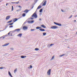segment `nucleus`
<instances>
[{
	"instance_id": "nucleus-46",
	"label": "nucleus",
	"mask_w": 77,
	"mask_h": 77,
	"mask_svg": "<svg viewBox=\"0 0 77 77\" xmlns=\"http://www.w3.org/2000/svg\"><path fill=\"white\" fill-rule=\"evenodd\" d=\"M74 21H75V22H76V20H75Z\"/></svg>"
},
{
	"instance_id": "nucleus-31",
	"label": "nucleus",
	"mask_w": 77,
	"mask_h": 77,
	"mask_svg": "<svg viewBox=\"0 0 77 77\" xmlns=\"http://www.w3.org/2000/svg\"><path fill=\"white\" fill-rule=\"evenodd\" d=\"M13 24V23H9V26H11V25H12V24Z\"/></svg>"
},
{
	"instance_id": "nucleus-13",
	"label": "nucleus",
	"mask_w": 77,
	"mask_h": 77,
	"mask_svg": "<svg viewBox=\"0 0 77 77\" xmlns=\"http://www.w3.org/2000/svg\"><path fill=\"white\" fill-rule=\"evenodd\" d=\"M17 36H20V37H21V36H22V33H20Z\"/></svg>"
},
{
	"instance_id": "nucleus-18",
	"label": "nucleus",
	"mask_w": 77,
	"mask_h": 77,
	"mask_svg": "<svg viewBox=\"0 0 77 77\" xmlns=\"http://www.w3.org/2000/svg\"><path fill=\"white\" fill-rule=\"evenodd\" d=\"M41 8V5H39V6H38V7L37 8V10L40 9V8Z\"/></svg>"
},
{
	"instance_id": "nucleus-40",
	"label": "nucleus",
	"mask_w": 77,
	"mask_h": 77,
	"mask_svg": "<svg viewBox=\"0 0 77 77\" xmlns=\"http://www.w3.org/2000/svg\"><path fill=\"white\" fill-rule=\"evenodd\" d=\"M18 7H19V8H21V7L20 6H19Z\"/></svg>"
},
{
	"instance_id": "nucleus-25",
	"label": "nucleus",
	"mask_w": 77,
	"mask_h": 77,
	"mask_svg": "<svg viewBox=\"0 0 77 77\" xmlns=\"http://www.w3.org/2000/svg\"><path fill=\"white\" fill-rule=\"evenodd\" d=\"M17 71V69H16L14 70V73H15V72H16V71Z\"/></svg>"
},
{
	"instance_id": "nucleus-33",
	"label": "nucleus",
	"mask_w": 77,
	"mask_h": 77,
	"mask_svg": "<svg viewBox=\"0 0 77 77\" xmlns=\"http://www.w3.org/2000/svg\"><path fill=\"white\" fill-rule=\"evenodd\" d=\"M32 66L31 65H30V68H32Z\"/></svg>"
},
{
	"instance_id": "nucleus-28",
	"label": "nucleus",
	"mask_w": 77,
	"mask_h": 77,
	"mask_svg": "<svg viewBox=\"0 0 77 77\" xmlns=\"http://www.w3.org/2000/svg\"><path fill=\"white\" fill-rule=\"evenodd\" d=\"M13 10H14V7H13V6H12L11 11H13Z\"/></svg>"
},
{
	"instance_id": "nucleus-24",
	"label": "nucleus",
	"mask_w": 77,
	"mask_h": 77,
	"mask_svg": "<svg viewBox=\"0 0 77 77\" xmlns=\"http://www.w3.org/2000/svg\"><path fill=\"white\" fill-rule=\"evenodd\" d=\"M29 22H30L31 23H33V22H34V21L31 20V21H29Z\"/></svg>"
},
{
	"instance_id": "nucleus-8",
	"label": "nucleus",
	"mask_w": 77,
	"mask_h": 77,
	"mask_svg": "<svg viewBox=\"0 0 77 77\" xmlns=\"http://www.w3.org/2000/svg\"><path fill=\"white\" fill-rule=\"evenodd\" d=\"M10 16H7L6 18V20H9L10 18Z\"/></svg>"
},
{
	"instance_id": "nucleus-47",
	"label": "nucleus",
	"mask_w": 77,
	"mask_h": 77,
	"mask_svg": "<svg viewBox=\"0 0 77 77\" xmlns=\"http://www.w3.org/2000/svg\"><path fill=\"white\" fill-rule=\"evenodd\" d=\"M11 50H14L13 48H11Z\"/></svg>"
},
{
	"instance_id": "nucleus-42",
	"label": "nucleus",
	"mask_w": 77,
	"mask_h": 77,
	"mask_svg": "<svg viewBox=\"0 0 77 77\" xmlns=\"http://www.w3.org/2000/svg\"><path fill=\"white\" fill-rule=\"evenodd\" d=\"M39 20H40V21H41V19L40 18V19H39Z\"/></svg>"
},
{
	"instance_id": "nucleus-49",
	"label": "nucleus",
	"mask_w": 77,
	"mask_h": 77,
	"mask_svg": "<svg viewBox=\"0 0 77 77\" xmlns=\"http://www.w3.org/2000/svg\"><path fill=\"white\" fill-rule=\"evenodd\" d=\"M27 1V0H26Z\"/></svg>"
},
{
	"instance_id": "nucleus-11",
	"label": "nucleus",
	"mask_w": 77,
	"mask_h": 77,
	"mask_svg": "<svg viewBox=\"0 0 77 77\" xmlns=\"http://www.w3.org/2000/svg\"><path fill=\"white\" fill-rule=\"evenodd\" d=\"M8 74L10 75V77H13V76H12V75H11V72L9 71L8 72Z\"/></svg>"
},
{
	"instance_id": "nucleus-7",
	"label": "nucleus",
	"mask_w": 77,
	"mask_h": 77,
	"mask_svg": "<svg viewBox=\"0 0 77 77\" xmlns=\"http://www.w3.org/2000/svg\"><path fill=\"white\" fill-rule=\"evenodd\" d=\"M15 30L16 32H19L20 30H21V29H15Z\"/></svg>"
},
{
	"instance_id": "nucleus-23",
	"label": "nucleus",
	"mask_w": 77,
	"mask_h": 77,
	"mask_svg": "<svg viewBox=\"0 0 77 77\" xmlns=\"http://www.w3.org/2000/svg\"><path fill=\"white\" fill-rule=\"evenodd\" d=\"M12 20L9 21L7 22V23H11V22H12Z\"/></svg>"
},
{
	"instance_id": "nucleus-16",
	"label": "nucleus",
	"mask_w": 77,
	"mask_h": 77,
	"mask_svg": "<svg viewBox=\"0 0 77 77\" xmlns=\"http://www.w3.org/2000/svg\"><path fill=\"white\" fill-rule=\"evenodd\" d=\"M17 20L18 19H17L15 18L14 20L13 21H14V22H15V21H17Z\"/></svg>"
},
{
	"instance_id": "nucleus-37",
	"label": "nucleus",
	"mask_w": 77,
	"mask_h": 77,
	"mask_svg": "<svg viewBox=\"0 0 77 77\" xmlns=\"http://www.w3.org/2000/svg\"><path fill=\"white\" fill-rule=\"evenodd\" d=\"M3 68H4V67H1L0 68V69H3Z\"/></svg>"
},
{
	"instance_id": "nucleus-9",
	"label": "nucleus",
	"mask_w": 77,
	"mask_h": 77,
	"mask_svg": "<svg viewBox=\"0 0 77 77\" xmlns=\"http://www.w3.org/2000/svg\"><path fill=\"white\" fill-rule=\"evenodd\" d=\"M9 43H6L4 45H3L2 46L3 47H5V46H7V45H9Z\"/></svg>"
},
{
	"instance_id": "nucleus-3",
	"label": "nucleus",
	"mask_w": 77,
	"mask_h": 77,
	"mask_svg": "<svg viewBox=\"0 0 77 77\" xmlns=\"http://www.w3.org/2000/svg\"><path fill=\"white\" fill-rule=\"evenodd\" d=\"M48 75H50L51 74V69H49L48 71L47 72Z\"/></svg>"
},
{
	"instance_id": "nucleus-32",
	"label": "nucleus",
	"mask_w": 77,
	"mask_h": 77,
	"mask_svg": "<svg viewBox=\"0 0 77 77\" xmlns=\"http://www.w3.org/2000/svg\"><path fill=\"white\" fill-rule=\"evenodd\" d=\"M11 32H16L15 29L14 30H13V31H11Z\"/></svg>"
},
{
	"instance_id": "nucleus-10",
	"label": "nucleus",
	"mask_w": 77,
	"mask_h": 77,
	"mask_svg": "<svg viewBox=\"0 0 77 77\" xmlns=\"http://www.w3.org/2000/svg\"><path fill=\"white\" fill-rule=\"evenodd\" d=\"M39 30L40 31H41L42 32H44V31H45V29H42V28H40L39 29Z\"/></svg>"
},
{
	"instance_id": "nucleus-14",
	"label": "nucleus",
	"mask_w": 77,
	"mask_h": 77,
	"mask_svg": "<svg viewBox=\"0 0 77 77\" xmlns=\"http://www.w3.org/2000/svg\"><path fill=\"white\" fill-rule=\"evenodd\" d=\"M21 58H22L23 59L24 58H26V56H22L21 57Z\"/></svg>"
},
{
	"instance_id": "nucleus-5",
	"label": "nucleus",
	"mask_w": 77,
	"mask_h": 77,
	"mask_svg": "<svg viewBox=\"0 0 77 77\" xmlns=\"http://www.w3.org/2000/svg\"><path fill=\"white\" fill-rule=\"evenodd\" d=\"M30 10H28V9H26L24 11H23V12H25L26 14H27L29 12V11H30Z\"/></svg>"
},
{
	"instance_id": "nucleus-6",
	"label": "nucleus",
	"mask_w": 77,
	"mask_h": 77,
	"mask_svg": "<svg viewBox=\"0 0 77 77\" xmlns=\"http://www.w3.org/2000/svg\"><path fill=\"white\" fill-rule=\"evenodd\" d=\"M27 29H28V28L26 26H24L23 27V29L24 30H27Z\"/></svg>"
},
{
	"instance_id": "nucleus-34",
	"label": "nucleus",
	"mask_w": 77,
	"mask_h": 77,
	"mask_svg": "<svg viewBox=\"0 0 77 77\" xmlns=\"http://www.w3.org/2000/svg\"><path fill=\"white\" fill-rule=\"evenodd\" d=\"M72 17V15H71L69 18H71V17Z\"/></svg>"
},
{
	"instance_id": "nucleus-17",
	"label": "nucleus",
	"mask_w": 77,
	"mask_h": 77,
	"mask_svg": "<svg viewBox=\"0 0 77 77\" xmlns=\"http://www.w3.org/2000/svg\"><path fill=\"white\" fill-rule=\"evenodd\" d=\"M5 36H6V35H4L1 37H0V38H3V39H4V38H5Z\"/></svg>"
},
{
	"instance_id": "nucleus-35",
	"label": "nucleus",
	"mask_w": 77,
	"mask_h": 77,
	"mask_svg": "<svg viewBox=\"0 0 77 77\" xmlns=\"http://www.w3.org/2000/svg\"><path fill=\"white\" fill-rule=\"evenodd\" d=\"M9 27L10 28H11V27H13V26H9Z\"/></svg>"
},
{
	"instance_id": "nucleus-27",
	"label": "nucleus",
	"mask_w": 77,
	"mask_h": 77,
	"mask_svg": "<svg viewBox=\"0 0 77 77\" xmlns=\"http://www.w3.org/2000/svg\"><path fill=\"white\" fill-rule=\"evenodd\" d=\"M54 56L52 57V58L51 59V60H53V59H54Z\"/></svg>"
},
{
	"instance_id": "nucleus-44",
	"label": "nucleus",
	"mask_w": 77,
	"mask_h": 77,
	"mask_svg": "<svg viewBox=\"0 0 77 77\" xmlns=\"http://www.w3.org/2000/svg\"><path fill=\"white\" fill-rule=\"evenodd\" d=\"M33 7H34V6H32V9H33Z\"/></svg>"
},
{
	"instance_id": "nucleus-15",
	"label": "nucleus",
	"mask_w": 77,
	"mask_h": 77,
	"mask_svg": "<svg viewBox=\"0 0 77 77\" xmlns=\"http://www.w3.org/2000/svg\"><path fill=\"white\" fill-rule=\"evenodd\" d=\"M46 3H47V1H45L44 3H43V6H45L46 5Z\"/></svg>"
},
{
	"instance_id": "nucleus-22",
	"label": "nucleus",
	"mask_w": 77,
	"mask_h": 77,
	"mask_svg": "<svg viewBox=\"0 0 77 77\" xmlns=\"http://www.w3.org/2000/svg\"><path fill=\"white\" fill-rule=\"evenodd\" d=\"M39 50V49L38 48H36L35 49V50H36V51H38V50Z\"/></svg>"
},
{
	"instance_id": "nucleus-12",
	"label": "nucleus",
	"mask_w": 77,
	"mask_h": 77,
	"mask_svg": "<svg viewBox=\"0 0 77 77\" xmlns=\"http://www.w3.org/2000/svg\"><path fill=\"white\" fill-rule=\"evenodd\" d=\"M41 27H43V28H46V26L44 25H42L41 26Z\"/></svg>"
},
{
	"instance_id": "nucleus-45",
	"label": "nucleus",
	"mask_w": 77,
	"mask_h": 77,
	"mask_svg": "<svg viewBox=\"0 0 77 77\" xmlns=\"http://www.w3.org/2000/svg\"><path fill=\"white\" fill-rule=\"evenodd\" d=\"M61 11H62V12H63V10H62V9L61 10Z\"/></svg>"
},
{
	"instance_id": "nucleus-38",
	"label": "nucleus",
	"mask_w": 77,
	"mask_h": 77,
	"mask_svg": "<svg viewBox=\"0 0 77 77\" xmlns=\"http://www.w3.org/2000/svg\"><path fill=\"white\" fill-rule=\"evenodd\" d=\"M33 30H35V29H31V31H33Z\"/></svg>"
},
{
	"instance_id": "nucleus-36",
	"label": "nucleus",
	"mask_w": 77,
	"mask_h": 77,
	"mask_svg": "<svg viewBox=\"0 0 77 77\" xmlns=\"http://www.w3.org/2000/svg\"><path fill=\"white\" fill-rule=\"evenodd\" d=\"M52 45H54V44H51L50 46H52Z\"/></svg>"
},
{
	"instance_id": "nucleus-29",
	"label": "nucleus",
	"mask_w": 77,
	"mask_h": 77,
	"mask_svg": "<svg viewBox=\"0 0 77 77\" xmlns=\"http://www.w3.org/2000/svg\"><path fill=\"white\" fill-rule=\"evenodd\" d=\"M43 34L44 36H45V35H46V33L44 32L43 33Z\"/></svg>"
},
{
	"instance_id": "nucleus-2",
	"label": "nucleus",
	"mask_w": 77,
	"mask_h": 77,
	"mask_svg": "<svg viewBox=\"0 0 77 77\" xmlns=\"http://www.w3.org/2000/svg\"><path fill=\"white\" fill-rule=\"evenodd\" d=\"M32 17H35V18H37V14H36V12H35L33 15H32Z\"/></svg>"
},
{
	"instance_id": "nucleus-4",
	"label": "nucleus",
	"mask_w": 77,
	"mask_h": 77,
	"mask_svg": "<svg viewBox=\"0 0 77 77\" xmlns=\"http://www.w3.org/2000/svg\"><path fill=\"white\" fill-rule=\"evenodd\" d=\"M54 23L55 24H56V25H57L58 26H62V25L60 23H59L56 22H54Z\"/></svg>"
},
{
	"instance_id": "nucleus-50",
	"label": "nucleus",
	"mask_w": 77,
	"mask_h": 77,
	"mask_svg": "<svg viewBox=\"0 0 77 77\" xmlns=\"http://www.w3.org/2000/svg\"><path fill=\"white\" fill-rule=\"evenodd\" d=\"M75 17H76L75 16Z\"/></svg>"
},
{
	"instance_id": "nucleus-30",
	"label": "nucleus",
	"mask_w": 77,
	"mask_h": 77,
	"mask_svg": "<svg viewBox=\"0 0 77 77\" xmlns=\"http://www.w3.org/2000/svg\"><path fill=\"white\" fill-rule=\"evenodd\" d=\"M42 11V9H41L40 10L39 12H41Z\"/></svg>"
},
{
	"instance_id": "nucleus-26",
	"label": "nucleus",
	"mask_w": 77,
	"mask_h": 77,
	"mask_svg": "<svg viewBox=\"0 0 77 77\" xmlns=\"http://www.w3.org/2000/svg\"><path fill=\"white\" fill-rule=\"evenodd\" d=\"M64 55H65V54H63L62 55L60 56V57H62V56H64Z\"/></svg>"
},
{
	"instance_id": "nucleus-48",
	"label": "nucleus",
	"mask_w": 77,
	"mask_h": 77,
	"mask_svg": "<svg viewBox=\"0 0 77 77\" xmlns=\"http://www.w3.org/2000/svg\"><path fill=\"white\" fill-rule=\"evenodd\" d=\"M76 34H77V31L76 32Z\"/></svg>"
},
{
	"instance_id": "nucleus-43",
	"label": "nucleus",
	"mask_w": 77,
	"mask_h": 77,
	"mask_svg": "<svg viewBox=\"0 0 77 77\" xmlns=\"http://www.w3.org/2000/svg\"><path fill=\"white\" fill-rule=\"evenodd\" d=\"M10 34V32H9L8 34V35H9Z\"/></svg>"
},
{
	"instance_id": "nucleus-39",
	"label": "nucleus",
	"mask_w": 77,
	"mask_h": 77,
	"mask_svg": "<svg viewBox=\"0 0 77 77\" xmlns=\"http://www.w3.org/2000/svg\"><path fill=\"white\" fill-rule=\"evenodd\" d=\"M31 20H33V18H31Z\"/></svg>"
},
{
	"instance_id": "nucleus-41",
	"label": "nucleus",
	"mask_w": 77,
	"mask_h": 77,
	"mask_svg": "<svg viewBox=\"0 0 77 77\" xmlns=\"http://www.w3.org/2000/svg\"><path fill=\"white\" fill-rule=\"evenodd\" d=\"M8 5V4H6V6H7Z\"/></svg>"
},
{
	"instance_id": "nucleus-1",
	"label": "nucleus",
	"mask_w": 77,
	"mask_h": 77,
	"mask_svg": "<svg viewBox=\"0 0 77 77\" xmlns=\"http://www.w3.org/2000/svg\"><path fill=\"white\" fill-rule=\"evenodd\" d=\"M51 28L53 29H57V28H58V27L56 26H53L51 27Z\"/></svg>"
},
{
	"instance_id": "nucleus-19",
	"label": "nucleus",
	"mask_w": 77,
	"mask_h": 77,
	"mask_svg": "<svg viewBox=\"0 0 77 77\" xmlns=\"http://www.w3.org/2000/svg\"><path fill=\"white\" fill-rule=\"evenodd\" d=\"M20 3V2H19V1H18V2H13V3H15L16 4H18V3Z\"/></svg>"
},
{
	"instance_id": "nucleus-21",
	"label": "nucleus",
	"mask_w": 77,
	"mask_h": 77,
	"mask_svg": "<svg viewBox=\"0 0 77 77\" xmlns=\"http://www.w3.org/2000/svg\"><path fill=\"white\" fill-rule=\"evenodd\" d=\"M22 16L23 17H24L26 16V14L25 13H23L22 14Z\"/></svg>"
},
{
	"instance_id": "nucleus-20",
	"label": "nucleus",
	"mask_w": 77,
	"mask_h": 77,
	"mask_svg": "<svg viewBox=\"0 0 77 77\" xmlns=\"http://www.w3.org/2000/svg\"><path fill=\"white\" fill-rule=\"evenodd\" d=\"M41 27H39V26H38L36 27V29H41Z\"/></svg>"
}]
</instances>
